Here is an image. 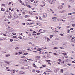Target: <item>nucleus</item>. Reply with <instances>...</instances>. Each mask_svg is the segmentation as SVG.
Segmentation results:
<instances>
[{"instance_id":"31","label":"nucleus","mask_w":75,"mask_h":75,"mask_svg":"<svg viewBox=\"0 0 75 75\" xmlns=\"http://www.w3.org/2000/svg\"><path fill=\"white\" fill-rule=\"evenodd\" d=\"M19 38H20V39H22V37L20 36H19V37H18Z\"/></svg>"},{"instance_id":"27","label":"nucleus","mask_w":75,"mask_h":75,"mask_svg":"<svg viewBox=\"0 0 75 75\" xmlns=\"http://www.w3.org/2000/svg\"><path fill=\"white\" fill-rule=\"evenodd\" d=\"M34 3H38V1H34Z\"/></svg>"},{"instance_id":"8","label":"nucleus","mask_w":75,"mask_h":75,"mask_svg":"<svg viewBox=\"0 0 75 75\" xmlns=\"http://www.w3.org/2000/svg\"><path fill=\"white\" fill-rule=\"evenodd\" d=\"M58 8L59 10H61V9H62V6H59Z\"/></svg>"},{"instance_id":"21","label":"nucleus","mask_w":75,"mask_h":75,"mask_svg":"<svg viewBox=\"0 0 75 75\" xmlns=\"http://www.w3.org/2000/svg\"><path fill=\"white\" fill-rule=\"evenodd\" d=\"M23 55H28V53H25L23 54Z\"/></svg>"},{"instance_id":"4","label":"nucleus","mask_w":75,"mask_h":75,"mask_svg":"<svg viewBox=\"0 0 75 75\" xmlns=\"http://www.w3.org/2000/svg\"><path fill=\"white\" fill-rule=\"evenodd\" d=\"M38 52L39 53V54H43L44 53V52H43V51L39 52Z\"/></svg>"},{"instance_id":"20","label":"nucleus","mask_w":75,"mask_h":75,"mask_svg":"<svg viewBox=\"0 0 75 75\" xmlns=\"http://www.w3.org/2000/svg\"><path fill=\"white\" fill-rule=\"evenodd\" d=\"M13 38H17V37L16 36H13Z\"/></svg>"},{"instance_id":"55","label":"nucleus","mask_w":75,"mask_h":75,"mask_svg":"<svg viewBox=\"0 0 75 75\" xmlns=\"http://www.w3.org/2000/svg\"><path fill=\"white\" fill-rule=\"evenodd\" d=\"M44 74V75H47V73H46V72H44L43 73Z\"/></svg>"},{"instance_id":"12","label":"nucleus","mask_w":75,"mask_h":75,"mask_svg":"<svg viewBox=\"0 0 75 75\" xmlns=\"http://www.w3.org/2000/svg\"><path fill=\"white\" fill-rule=\"evenodd\" d=\"M35 58L37 59V58H40V56H36L35 57Z\"/></svg>"},{"instance_id":"60","label":"nucleus","mask_w":75,"mask_h":75,"mask_svg":"<svg viewBox=\"0 0 75 75\" xmlns=\"http://www.w3.org/2000/svg\"><path fill=\"white\" fill-rule=\"evenodd\" d=\"M15 49H16V50H18V49H19V48H18V47H16L15 48Z\"/></svg>"},{"instance_id":"48","label":"nucleus","mask_w":75,"mask_h":75,"mask_svg":"<svg viewBox=\"0 0 75 75\" xmlns=\"http://www.w3.org/2000/svg\"><path fill=\"white\" fill-rule=\"evenodd\" d=\"M45 6V4L42 5H41L42 7H44V6Z\"/></svg>"},{"instance_id":"53","label":"nucleus","mask_w":75,"mask_h":75,"mask_svg":"<svg viewBox=\"0 0 75 75\" xmlns=\"http://www.w3.org/2000/svg\"><path fill=\"white\" fill-rule=\"evenodd\" d=\"M32 35H37L35 33H32Z\"/></svg>"},{"instance_id":"57","label":"nucleus","mask_w":75,"mask_h":75,"mask_svg":"<svg viewBox=\"0 0 75 75\" xmlns=\"http://www.w3.org/2000/svg\"><path fill=\"white\" fill-rule=\"evenodd\" d=\"M31 34H28V36H31Z\"/></svg>"},{"instance_id":"59","label":"nucleus","mask_w":75,"mask_h":75,"mask_svg":"<svg viewBox=\"0 0 75 75\" xmlns=\"http://www.w3.org/2000/svg\"><path fill=\"white\" fill-rule=\"evenodd\" d=\"M54 32L55 33H58V31L57 30L54 31Z\"/></svg>"},{"instance_id":"46","label":"nucleus","mask_w":75,"mask_h":75,"mask_svg":"<svg viewBox=\"0 0 75 75\" xmlns=\"http://www.w3.org/2000/svg\"><path fill=\"white\" fill-rule=\"evenodd\" d=\"M40 33L39 32L37 33V35H40Z\"/></svg>"},{"instance_id":"32","label":"nucleus","mask_w":75,"mask_h":75,"mask_svg":"<svg viewBox=\"0 0 75 75\" xmlns=\"http://www.w3.org/2000/svg\"><path fill=\"white\" fill-rule=\"evenodd\" d=\"M16 70H13V73H15V72H16Z\"/></svg>"},{"instance_id":"42","label":"nucleus","mask_w":75,"mask_h":75,"mask_svg":"<svg viewBox=\"0 0 75 75\" xmlns=\"http://www.w3.org/2000/svg\"><path fill=\"white\" fill-rule=\"evenodd\" d=\"M12 34H13V35H16V33H12Z\"/></svg>"},{"instance_id":"58","label":"nucleus","mask_w":75,"mask_h":75,"mask_svg":"<svg viewBox=\"0 0 75 75\" xmlns=\"http://www.w3.org/2000/svg\"><path fill=\"white\" fill-rule=\"evenodd\" d=\"M11 2H9V3L8 4V5H10V4H11Z\"/></svg>"},{"instance_id":"26","label":"nucleus","mask_w":75,"mask_h":75,"mask_svg":"<svg viewBox=\"0 0 75 75\" xmlns=\"http://www.w3.org/2000/svg\"><path fill=\"white\" fill-rule=\"evenodd\" d=\"M22 24L23 25H25V23H22Z\"/></svg>"},{"instance_id":"6","label":"nucleus","mask_w":75,"mask_h":75,"mask_svg":"<svg viewBox=\"0 0 75 75\" xmlns=\"http://www.w3.org/2000/svg\"><path fill=\"white\" fill-rule=\"evenodd\" d=\"M19 74H25V73L23 72V71H20L19 72Z\"/></svg>"},{"instance_id":"41","label":"nucleus","mask_w":75,"mask_h":75,"mask_svg":"<svg viewBox=\"0 0 75 75\" xmlns=\"http://www.w3.org/2000/svg\"><path fill=\"white\" fill-rule=\"evenodd\" d=\"M74 30V28H72L70 29V30H71V31H72V30Z\"/></svg>"},{"instance_id":"5","label":"nucleus","mask_w":75,"mask_h":75,"mask_svg":"<svg viewBox=\"0 0 75 75\" xmlns=\"http://www.w3.org/2000/svg\"><path fill=\"white\" fill-rule=\"evenodd\" d=\"M52 19H54V21H56V20H57V17H52Z\"/></svg>"},{"instance_id":"52","label":"nucleus","mask_w":75,"mask_h":75,"mask_svg":"<svg viewBox=\"0 0 75 75\" xmlns=\"http://www.w3.org/2000/svg\"><path fill=\"white\" fill-rule=\"evenodd\" d=\"M58 60L59 61V62H61V61H62L60 59H58Z\"/></svg>"},{"instance_id":"45","label":"nucleus","mask_w":75,"mask_h":75,"mask_svg":"<svg viewBox=\"0 0 75 75\" xmlns=\"http://www.w3.org/2000/svg\"><path fill=\"white\" fill-rule=\"evenodd\" d=\"M54 55H58V54L55 53H54Z\"/></svg>"},{"instance_id":"63","label":"nucleus","mask_w":75,"mask_h":75,"mask_svg":"<svg viewBox=\"0 0 75 75\" xmlns=\"http://www.w3.org/2000/svg\"><path fill=\"white\" fill-rule=\"evenodd\" d=\"M62 21H63V22H65V20H62Z\"/></svg>"},{"instance_id":"1","label":"nucleus","mask_w":75,"mask_h":75,"mask_svg":"<svg viewBox=\"0 0 75 75\" xmlns=\"http://www.w3.org/2000/svg\"><path fill=\"white\" fill-rule=\"evenodd\" d=\"M66 44H67V42H64L62 45L63 47H66Z\"/></svg>"},{"instance_id":"36","label":"nucleus","mask_w":75,"mask_h":75,"mask_svg":"<svg viewBox=\"0 0 75 75\" xmlns=\"http://www.w3.org/2000/svg\"><path fill=\"white\" fill-rule=\"evenodd\" d=\"M50 10L51 11L52 13H54V11H53V10H52V9H50Z\"/></svg>"},{"instance_id":"56","label":"nucleus","mask_w":75,"mask_h":75,"mask_svg":"<svg viewBox=\"0 0 75 75\" xmlns=\"http://www.w3.org/2000/svg\"><path fill=\"white\" fill-rule=\"evenodd\" d=\"M57 62L58 63V64H59H59H60L61 63H60V62Z\"/></svg>"},{"instance_id":"50","label":"nucleus","mask_w":75,"mask_h":75,"mask_svg":"<svg viewBox=\"0 0 75 75\" xmlns=\"http://www.w3.org/2000/svg\"><path fill=\"white\" fill-rule=\"evenodd\" d=\"M16 18H17L18 17H19L18 16H17V15H16Z\"/></svg>"},{"instance_id":"28","label":"nucleus","mask_w":75,"mask_h":75,"mask_svg":"<svg viewBox=\"0 0 75 75\" xmlns=\"http://www.w3.org/2000/svg\"><path fill=\"white\" fill-rule=\"evenodd\" d=\"M67 65H68L69 66H71V64L69 63H68L67 64Z\"/></svg>"},{"instance_id":"16","label":"nucleus","mask_w":75,"mask_h":75,"mask_svg":"<svg viewBox=\"0 0 75 75\" xmlns=\"http://www.w3.org/2000/svg\"><path fill=\"white\" fill-rule=\"evenodd\" d=\"M60 35H61V36H64V35L63 34H62V33L60 34Z\"/></svg>"},{"instance_id":"14","label":"nucleus","mask_w":75,"mask_h":75,"mask_svg":"<svg viewBox=\"0 0 75 75\" xmlns=\"http://www.w3.org/2000/svg\"><path fill=\"white\" fill-rule=\"evenodd\" d=\"M41 50H42V49L41 48H39L38 49V51H41Z\"/></svg>"},{"instance_id":"10","label":"nucleus","mask_w":75,"mask_h":75,"mask_svg":"<svg viewBox=\"0 0 75 75\" xmlns=\"http://www.w3.org/2000/svg\"><path fill=\"white\" fill-rule=\"evenodd\" d=\"M1 11H4L5 10L4 8H1Z\"/></svg>"},{"instance_id":"24","label":"nucleus","mask_w":75,"mask_h":75,"mask_svg":"<svg viewBox=\"0 0 75 75\" xmlns=\"http://www.w3.org/2000/svg\"><path fill=\"white\" fill-rule=\"evenodd\" d=\"M36 72H38V73H40V71L39 70L36 71Z\"/></svg>"},{"instance_id":"64","label":"nucleus","mask_w":75,"mask_h":75,"mask_svg":"<svg viewBox=\"0 0 75 75\" xmlns=\"http://www.w3.org/2000/svg\"><path fill=\"white\" fill-rule=\"evenodd\" d=\"M23 14H25V12H23Z\"/></svg>"},{"instance_id":"18","label":"nucleus","mask_w":75,"mask_h":75,"mask_svg":"<svg viewBox=\"0 0 75 75\" xmlns=\"http://www.w3.org/2000/svg\"><path fill=\"white\" fill-rule=\"evenodd\" d=\"M68 8H71V6H70V5H68Z\"/></svg>"},{"instance_id":"37","label":"nucleus","mask_w":75,"mask_h":75,"mask_svg":"<svg viewBox=\"0 0 75 75\" xmlns=\"http://www.w3.org/2000/svg\"><path fill=\"white\" fill-rule=\"evenodd\" d=\"M46 61V62H50V60H47Z\"/></svg>"},{"instance_id":"13","label":"nucleus","mask_w":75,"mask_h":75,"mask_svg":"<svg viewBox=\"0 0 75 75\" xmlns=\"http://www.w3.org/2000/svg\"><path fill=\"white\" fill-rule=\"evenodd\" d=\"M27 7L29 8H31V6L30 5H28Z\"/></svg>"},{"instance_id":"22","label":"nucleus","mask_w":75,"mask_h":75,"mask_svg":"<svg viewBox=\"0 0 75 75\" xmlns=\"http://www.w3.org/2000/svg\"><path fill=\"white\" fill-rule=\"evenodd\" d=\"M10 42H12V41H13V40L12 39H10Z\"/></svg>"},{"instance_id":"11","label":"nucleus","mask_w":75,"mask_h":75,"mask_svg":"<svg viewBox=\"0 0 75 75\" xmlns=\"http://www.w3.org/2000/svg\"><path fill=\"white\" fill-rule=\"evenodd\" d=\"M5 62L6 63V64H10L9 62L5 61Z\"/></svg>"},{"instance_id":"29","label":"nucleus","mask_w":75,"mask_h":75,"mask_svg":"<svg viewBox=\"0 0 75 75\" xmlns=\"http://www.w3.org/2000/svg\"><path fill=\"white\" fill-rule=\"evenodd\" d=\"M62 19H58V21H62Z\"/></svg>"},{"instance_id":"47","label":"nucleus","mask_w":75,"mask_h":75,"mask_svg":"<svg viewBox=\"0 0 75 75\" xmlns=\"http://www.w3.org/2000/svg\"><path fill=\"white\" fill-rule=\"evenodd\" d=\"M33 67H36V66L35 65V64H33Z\"/></svg>"},{"instance_id":"38","label":"nucleus","mask_w":75,"mask_h":75,"mask_svg":"<svg viewBox=\"0 0 75 75\" xmlns=\"http://www.w3.org/2000/svg\"><path fill=\"white\" fill-rule=\"evenodd\" d=\"M61 72H62V73H63V69H61Z\"/></svg>"},{"instance_id":"30","label":"nucleus","mask_w":75,"mask_h":75,"mask_svg":"<svg viewBox=\"0 0 75 75\" xmlns=\"http://www.w3.org/2000/svg\"><path fill=\"white\" fill-rule=\"evenodd\" d=\"M63 54H64V56H65V55H67V53H63Z\"/></svg>"},{"instance_id":"25","label":"nucleus","mask_w":75,"mask_h":75,"mask_svg":"<svg viewBox=\"0 0 75 75\" xmlns=\"http://www.w3.org/2000/svg\"><path fill=\"white\" fill-rule=\"evenodd\" d=\"M21 3V4H22V5L25 6V5L24 4V3L22 2V3Z\"/></svg>"},{"instance_id":"61","label":"nucleus","mask_w":75,"mask_h":75,"mask_svg":"<svg viewBox=\"0 0 75 75\" xmlns=\"http://www.w3.org/2000/svg\"><path fill=\"white\" fill-rule=\"evenodd\" d=\"M51 29H52V30H54V28H51Z\"/></svg>"},{"instance_id":"49","label":"nucleus","mask_w":75,"mask_h":75,"mask_svg":"<svg viewBox=\"0 0 75 75\" xmlns=\"http://www.w3.org/2000/svg\"><path fill=\"white\" fill-rule=\"evenodd\" d=\"M27 21H32L30 19H28L27 20Z\"/></svg>"},{"instance_id":"34","label":"nucleus","mask_w":75,"mask_h":75,"mask_svg":"<svg viewBox=\"0 0 75 75\" xmlns=\"http://www.w3.org/2000/svg\"><path fill=\"white\" fill-rule=\"evenodd\" d=\"M53 37V35H50V38H52V37Z\"/></svg>"},{"instance_id":"17","label":"nucleus","mask_w":75,"mask_h":75,"mask_svg":"<svg viewBox=\"0 0 75 75\" xmlns=\"http://www.w3.org/2000/svg\"><path fill=\"white\" fill-rule=\"evenodd\" d=\"M26 58V57L25 56H23L21 57V58Z\"/></svg>"},{"instance_id":"3","label":"nucleus","mask_w":75,"mask_h":75,"mask_svg":"<svg viewBox=\"0 0 75 75\" xmlns=\"http://www.w3.org/2000/svg\"><path fill=\"white\" fill-rule=\"evenodd\" d=\"M72 37V36L71 35H68L67 36V38H68L69 39H70V38H71Z\"/></svg>"},{"instance_id":"33","label":"nucleus","mask_w":75,"mask_h":75,"mask_svg":"<svg viewBox=\"0 0 75 75\" xmlns=\"http://www.w3.org/2000/svg\"><path fill=\"white\" fill-rule=\"evenodd\" d=\"M32 72H35V70L33 69L32 70Z\"/></svg>"},{"instance_id":"62","label":"nucleus","mask_w":75,"mask_h":75,"mask_svg":"<svg viewBox=\"0 0 75 75\" xmlns=\"http://www.w3.org/2000/svg\"><path fill=\"white\" fill-rule=\"evenodd\" d=\"M9 10H11V8H9Z\"/></svg>"},{"instance_id":"40","label":"nucleus","mask_w":75,"mask_h":75,"mask_svg":"<svg viewBox=\"0 0 75 75\" xmlns=\"http://www.w3.org/2000/svg\"><path fill=\"white\" fill-rule=\"evenodd\" d=\"M18 1H19L20 3H22V1H21V0H18Z\"/></svg>"},{"instance_id":"35","label":"nucleus","mask_w":75,"mask_h":75,"mask_svg":"<svg viewBox=\"0 0 75 75\" xmlns=\"http://www.w3.org/2000/svg\"><path fill=\"white\" fill-rule=\"evenodd\" d=\"M10 56V54H8V55H6V57H9Z\"/></svg>"},{"instance_id":"39","label":"nucleus","mask_w":75,"mask_h":75,"mask_svg":"<svg viewBox=\"0 0 75 75\" xmlns=\"http://www.w3.org/2000/svg\"><path fill=\"white\" fill-rule=\"evenodd\" d=\"M39 20H41V17L40 16L39 17Z\"/></svg>"},{"instance_id":"2","label":"nucleus","mask_w":75,"mask_h":75,"mask_svg":"<svg viewBox=\"0 0 75 75\" xmlns=\"http://www.w3.org/2000/svg\"><path fill=\"white\" fill-rule=\"evenodd\" d=\"M26 24H27V25H31L32 24H34V23L33 22H32V23H26Z\"/></svg>"},{"instance_id":"7","label":"nucleus","mask_w":75,"mask_h":75,"mask_svg":"<svg viewBox=\"0 0 75 75\" xmlns=\"http://www.w3.org/2000/svg\"><path fill=\"white\" fill-rule=\"evenodd\" d=\"M45 14H46V15L43 14V17H45V18H46V17H47V13H46Z\"/></svg>"},{"instance_id":"54","label":"nucleus","mask_w":75,"mask_h":75,"mask_svg":"<svg viewBox=\"0 0 75 75\" xmlns=\"http://www.w3.org/2000/svg\"><path fill=\"white\" fill-rule=\"evenodd\" d=\"M33 33H37V32H35V31H34L33 32Z\"/></svg>"},{"instance_id":"9","label":"nucleus","mask_w":75,"mask_h":75,"mask_svg":"<svg viewBox=\"0 0 75 75\" xmlns=\"http://www.w3.org/2000/svg\"><path fill=\"white\" fill-rule=\"evenodd\" d=\"M69 1L70 3H73L74 1V0H69Z\"/></svg>"},{"instance_id":"51","label":"nucleus","mask_w":75,"mask_h":75,"mask_svg":"<svg viewBox=\"0 0 75 75\" xmlns=\"http://www.w3.org/2000/svg\"><path fill=\"white\" fill-rule=\"evenodd\" d=\"M3 35H4V36H7V35L5 34H4Z\"/></svg>"},{"instance_id":"23","label":"nucleus","mask_w":75,"mask_h":75,"mask_svg":"<svg viewBox=\"0 0 75 75\" xmlns=\"http://www.w3.org/2000/svg\"><path fill=\"white\" fill-rule=\"evenodd\" d=\"M6 6V4H2V6Z\"/></svg>"},{"instance_id":"19","label":"nucleus","mask_w":75,"mask_h":75,"mask_svg":"<svg viewBox=\"0 0 75 75\" xmlns=\"http://www.w3.org/2000/svg\"><path fill=\"white\" fill-rule=\"evenodd\" d=\"M72 26L73 27H74L75 26V24H72Z\"/></svg>"},{"instance_id":"44","label":"nucleus","mask_w":75,"mask_h":75,"mask_svg":"<svg viewBox=\"0 0 75 75\" xmlns=\"http://www.w3.org/2000/svg\"><path fill=\"white\" fill-rule=\"evenodd\" d=\"M72 63H73V64H75V62L74 61H72Z\"/></svg>"},{"instance_id":"15","label":"nucleus","mask_w":75,"mask_h":75,"mask_svg":"<svg viewBox=\"0 0 75 75\" xmlns=\"http://www.w3.org/2000/svg\"><path fill=\"white\" fill-rule=\"evenodd\" d=\"M46 38L47 39V41L48 42L50 40L49 38H48V37Z\"/></svg>"},{"instance_id":"43","label":"nucleus","mask_w":75,"mask_h":75,"mask_svg":"<svg viewBox=\"0 0 75 75\" xmlns=\"http://www.w3.org/2000/svg\"><path fill=\"white\" fill-rule=\"evenodd\" d=\"M68 16H69L70 15H72V13H69L68 14Z\"/></svg>"}]
</instances>
